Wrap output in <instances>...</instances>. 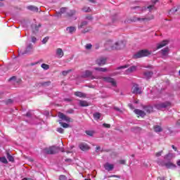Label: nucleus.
I'll use <instances>...</instances> for the list:
<instances>
[{"label":"nucleus","mask_w":180,"mask_h":180,"mask_svg":"<svg viewBox=\"0 0 180 180\" xmlns=\"http://www.w3.org/2000/svg\"><path fill=\"white\" fill-rule=\"evenodd\" d=\"M67 177H65V175H60V177H59V179L60 180H65L66 179Z\"/></svg>","instance_id":"nucleus-53"},{"label":"nucleus","mask_w":180,"mask_h":180,"mask_svg":"<svg viewBox=\"0 0 180 180\" xmlns=\"http://www.w3.org/2000/svg\"><path fill=\"white\" fill-rule=\"evenodd\" d=\"M74 15H75V10H70L66 13L65 16L66 18H71Z\"/></svg>","instance_id":"nucleus-24"},{"label":"nucleus","mask_w":180,"mask_h":180,"mask_svg":"<svg viewBox=\"0 0 180 180\" xmlns=\"http://www.w3.org/2000/svg\"><path fill=\"white\" fill-rule=\"evenodd\" d=\"M94 70L96 71H100V72H106L108 71L106 68H95Z\"/></svg>","instance_id":"nucleus-31"},{"label":"nucleus","mask_w":180,"mask_h":180,"mask_svg":"<svg viewBox=\"0 0 180 180\" xmlns=\"http://www.w3.org/2000/svg\"><path fill=\"white\" fill-rule=\"evenodd\" d=\"M79 105V106H82V108L89 106V103L86 102V101H80Z\"/></svg>","instance_id":"nucleus-26"},{"label":"nucleus","mask_w":180,"mask_h":180,"mask_svg":"<svg viewBox=\"0 0 180 180\" xmlns=\"http://www.w3.org/2000/svg\"><path fill=\"white\" fill-rule=\"evenodd\" d=\"M151 1L153 2V4H157V2H158V0H151Z\"/></svg>","instance_id":"nucleus-61"},{"label":"nucleus","mask_w":180,"mask_h":180,"mask_svg":"<svg viewBox=\"0 0 180 180\" xmlns=\"http://www.w3.org/2000/svg\"><path fill=\"white\" fill-rule=\"evenodd\" d=\"M79 148H80L82 151H88V150H89V146L86 143H80L79 145Z\"/></svg>","instance_id":"nucleus-16"},{"label":"nucleus","mask_w":180,"mask_h":180,"mask_svg":"<svg viewBox=\"0 0 180 180\" xmlns=\"http://www.w3.org/2000/svg\"><path fill=\"white\" fill-rule=\"evenodd\" d=\"M143 109L145 110V112H146V113L148 114L153 113V112H154V108H153L151 105H144Z\"/></svg>","instance_id":"nucleus-13"},{"label":"nucleus","mask_w":180,"mask_h":180,"mask_svg":"<svg viewBox=\"0 0 180 180\" xmlns=\"http://www.w3.org/2000/svg\"><path fill=\"white\" fill-rule=\"evenodd\" d=\"M60 126H62V127H63L64 129H68V127H70V124L65 123V122H59Z\"/></svg>","instance_id":"nucleus-38"},{"label":"nucleus","mask_w":180,"mask_h":180,"mask_svg":"<svg viewBox=\"0 0 180 180\" xmlns=\"http://www.w3.org/2000/svg\"><path fill=\"white\" fill-rule=\"evenodd\" d=\"M114 109H115V110H117V112H120V113L123 112V111L122 110H120V108H119L117 107H115Z\"/></svg>","instance_id":"nucleus-52"},{"label":"nucleus","mask_w":180,"mask_h":180,"mask_svg":"<svg viewBox=\"0 0 180 180\" xmlns=\"http://www.w3.org/2000/svg\"><path fill=\"white\" fill-rule=\"evenodd\" d=\"M153 75L154 72H153L152 71H146L143 72V75L145 78H146L147 79H150V78H151V77H153Z\"/></svg>","instance_id":"nucleus-18"},{"label":"nucleus","mask_w":180,"mask_h":180,"mask_svg":"<svg viewBox=\"0 0 180 180\" xmlns=\"http://www.w3.org/2000/svg\"><path fill=\"white\" fill-rule=\"evenodd\" d=\"M44 151H45V154H57L60 151V148L56 147L55 146H50L49 148H46L44 149Z\"/></svg>","instance_id":"nucleus-3"},{"label":"nucleus","mask_w":180,"mask_h":180,"mask_svg":"<svg viewBox=\"0 0 180 180\" xmlns=\"http://www.w3.org/2000/svg\"><path fill=\"white\" fill-rule=\"evenodd\" d=\"M153 130L155 133H161L162 131V127L160 125H155L153 126Z\"/></svg>","instance_id":"nucleus-20"},{"label":"nucleus","mask_w":180,"mask_h":180,"mask_svg":"<svg viewBox=\"0 0 180 180\" xmlns=\"http://www.w3.org/2000/svg\"><path fill=\"white\" fill-rule=\"evenodd\" d=\"M49 37H46L45 38H44L42 40L43 44H46V43L49 41Z\"/></svg>","instance_id":"nucleus-44"},{"label":"nucleus","mask_w":180,"mask_h":180,"mask_svg":"<svg viewBox=\"0 0 180 180\" xmlns=\"http://www.w3.org/2000/svg\"><path fill=\"white\" fill-rule=\"evenodd\" d=\"M153 19H154V15H151L150 17H148V18H137V17H133L132 18V22H137V21H140V20H146V22H148L150 20H153Z\"/></svg>","instance_id":"nucleus-7"},{"label":"nucleus","mask_w":180,"mask_h":180,"mask_svg":"<svg viewBox=\"0 0 180 180\" xmlns=\"http://www.w3.org/2000/svg\"><path fill=\"white\" fill-rule=\"evenodd\" d=\"M85 133L87 136H89V137H93L94 134H95V131L91 130H86L85 131Z\"/></svg>","instance_id":"nucleus-32"},{"label":"nucleus","mask_w":180,"mask_h":180,"mask_svg":"<svg viewBox=\"0 0 180 180\" xmlns=\"http://www.w3.org/2000/svg\"><path fill=\"white\" fill-rule=\"evenodd\" d=\"M31 41L32 43H36V41H37V38H36L35 37L32 36L31 37Z\"/></svg>","instance_id":"nucleus-45"},{"label":"nucleus","mask_w":180,"mask_h":180,"mask_svg":"<svg viewBox=\"0 0 180 180\" xmlns=\"http://www.w3.org/2000/svg\"><path fill=\"white\" fill-rule=\"evenodd\" d=\"M153 8H154V5H150L148 6V9H149V11H152Z\"/></svg>","instance_id":"nucleus-56"},{"label":"nucleus","mask_w":180,"mask_h":180,"mask_svg":"<svg viewBox=\"0 0 180 180\" xmlns=\"http://www.w3.org/2000/svg\"><path fill=\"white\" fill-rule=\"evenodd\" d=\"M169 51V47H166V48L161 50L162 56H167Z\"/></svg>","instance_id":"nucleus-29"},{"label":"nucleus","mask_w":180,"mask_h":180,"mask_svg":"<svg viewBox=\"0 0 180 180\" xmlns=\"http://www.w3.org/2000/svg\"><path fill=\"white\" fill-rule=\"evenodd\" d=\"M174 157V154L172 153H167L165 155L164 158L165 160H171Z\"/></svg>","instance_id":"nucleus-33"},{"label":"nucleus","mask_w":180,"mask_h":180,"mask_svg":"<svg viewBox=\"0 0 180 180\" xmlns=\"http://www.w3.org/2000/svg\"><path fill=\"white\" fill-rule=\"evenodd\" d=\"M27 9L32 11V12H39V8L34 6H29L27 7Z\"/></svg>","instance_id":"nucleus-23"},{"label":"nucleus","mask_w":180,"mask_h":180,"mask_svg":"<svg viewBox=\"0 0 180 180\" xmlns=\"http://www.w3.org/2000/svg\"><path fill=\"white\" fill-rule=\"evenodd\" d=\"M51 85V82L48 81V82H42L39 83L40 86H50Z\"/></svg>","instance_id":"nucleus-27"},{"label":"nucleus","mask_w":180,"mask_h":180,"mask_svg":"<svg viewBox=\"0 0 180 180\" xmlns=\"http://www.w3.org/2000/svg\"><path fill=\"white\" fill-rule=\"evenodd\" d=\"M131 92L135 95H141V89H140V87L139 86V84H134L131 88Z\"/></svg>","instance_id":"nucleus-6"},{"label":"nucleus","mask_w":180,"mask_h":180,"mask_svg":"<svg viewBox=\"0 0 180 180\" xmlns=\"http://www.w3.org/2000/svg\"><path fill=\"white\" fill-rule=\"evenodd\" d=\"M162 154V150H161L160 152H158L155 154L156 157H161V155Z\"/></svg>","instance_id":"nucleus-51"},{"label":"nucleus","mask_w":180,"mask_h":180,"mask_svg":"<svg viewBox=\"0 0 180 180\" xmlns=\"http://www.w3.org/2000/svg\"><path fill=\"white\" fill-rule=\"evenodd\" d=\"M58 117L59 119H62V120H65V122H71V118L64 115V113L59 112L58 113Z\"/></svg>","instance_id":"nucleus-10"},{"label":"nucleus","mask_w":180,"mask_h":180,"mask_svg":"<svg viewBox=\"0 0 180 180\" xmlns=\"http://www.w3.org/2000/svg\"><path fill=\"white\" fill-rule=\"evenodd\" d=\"M88 25V22L86 21H83L81 22V24L79 25V29H82L84 26H86Z\"/></svg>","instance_id":"nucleus-36"},{"label":"nucleus","mask_w":180,"mask_h":180,"mask_svg":"<svg viewBox=\"0 0 180 180\" xmlns=\"http://www.w3.org/2000/svg\"><path fill=\"white\" fill-rule=\"evenodd\" d=\"M176 165H178V167H180V160H179L176 162Z\"/></svg>","instance_id":"nucleus-62"},{"label":"nucleus","mask_w":180,"mask_h":180,"mask_svg":"<svg viewBox=\"0 0 180 180\" xmlns=\"http://www.w3.org/2000/svg\"><path fill=\"white\" fill-rule=\"evenodd\" d=\"M6 105H11V103H13V101L12 99H8L6 101Z\"/></svg>","instance_id":"nucleus-46"},{"label":"nucleus","mask_w":180,"mask_h":180,"mask_svg":"<svg viewBox=\"0 0 180 180\" xmlns=\"http://www.w3.org/2000/svg\"><path fill=\"white\" fill-rule=\"evenodd\" d=\"M32 49H33V45H32V44H30L27 46V49L24 52L22 51L18 52V56H23L24 54H27V53H30V51H32Z\"/></svg>","instance_id":"nucleus-9"},{"label":"nucleus","mask_w":180,"mask_h":180,"mask_svg":"<svg viewBox=\"0 0 180 180\" xmlns=\"http://www.w3.org/2000/svg\"><path fill=\"white\" fill-rule=\"evenodd\" d=\"M0 162L3 164H8V160L5 157L0 158Z\"/></svg>","instance_id":"nucleus-39"},{"label":"nucleus","mask_w":180,"mask_h":180,"mask_svg":"<svg viewBox=\"0 0 180 180\" xmlns=\"http://www.w3.org/2000/svg\"><path fill=\"white\" fill-rule=\"evenodd\" d=\"M165 167H166L167 169H172V168H176V165L172 163V162H167L165 163Z\"/></svg>","instance_id":"nucleus-15"},{"label":"nucleus","mask_w":180,"mask_h":180,"mask_svg":"<svg viewBox=\"0 0 180 180\" xmlns=\"http://www.w3.org/2000/svg\"><path fill=\"white\" fill-rule=\"evenodd\" d=\"M66 30H67V32H68V33L72 34L76 32L77 28H75V27H68L66 28Z\"/></svg>","instance_id":"nucleus-25"},{"label":"nucleus","mask_w":180,"mask_h":180,"mask_svg":"<svg viewBox=\"0 0 180 180\" xmlns=\"http://www.w3.org/2000/svg\"><path fill=\"white\" fill-rule=\"evenodd\" d=\"M97 79H103L105 82H108V84H111L112 86H117V83L116 82V80H115L114 78L109 77H97Z\"/></svg>","instance_id":"nucleus-5"},{"label":"nucleus","mask_w":180,"mask_h":180,"mask_svg":"<svg viewBox=\"0 0 180 180\" xmlns=\"http://www.w3.org/2000/svg\"><path fill=\"white\" fill-rule=\"evenodd\" d=\"M176 12H178V9L172 8L169 11V13H175Z\"/></svg>","instance_id":"nucleus-48"},{"label":"nucleus","mask_w":180,"mask_h":180,"mask_svg":"<svg viewBox=\"0 0 180 180\" xmlns=\"http://www.w3.org/2000/svg\"><path fill=\"white\" fill-rule=\"evenodd\" d=\"M108 178H118V179H120V176L114 174V175L109 176Z\"/></svg>","instance_id":"nucleus-49"},{"label":"nucleus","mask_w":180,"mask_h":180,"mask_svg":"<svg viewBox=\"0 0 180 180\" xmlns=\"http://www.w3.org/2000/svg\"><path fill=\"white\" fill-rule=\"evenodd\" d=\"M85 49L86 50H91L92 49V44H87L86 46H85Z\"/></svg>","instance_id":"nucleus-43"},{"label":"nucleus","mask_w":180,"mask_h":180,"mask_svg":"<svg viewBox=\"0 0 180 180\" xmlns=\"http://www.w3.org/2000/svg\"><path fill=\"white\" fill-rule=\"evenodd\" d=\"M86 19H88V20H92V15H86Z\"/></svg>","instance_id":"nucleus-54"},{"label":"nucleus","mask_w":180,"mask_h":180,"mask_svg":"<svg viewBox=\"0 0 180 180\" xmlns=\"http://www.w3.org/2000/svg\"><path fill=\"white\" fill-rule=\"evenodd\" d=\"M134 71H137V66H131L126 71V74H131V72H134Z\"/></svg>","instance_id":"nucleus-17"},{"label":"nucleus","mask_w":180,"mask_h":180,"mask_svg":"<svg viewBox=\"0 0 180 180\" xmlns=\"http://www.w3.org/2000/svg\"><path fill=\"white\" fill-rule=\"evenodd\" d=\"M104 168L107 171H112V169H113V168H114V166H113V165H110L109 163H105L104 165Z\"/></svg>","instance_id":"nucleus-21"},{"label":"nucleus","mask_w":180,"mask_h":180,"mask_svg":"<svg viewBox=\"0 0 180 180\" xmlns=\"http://www.w3.org/2000/svg\"><path fill=\"white\" fill-rule=\"evenodd\" d=\"M94 117L96 120H99V119H101V113H99V112L94 113Z\"/></svg>","instance_id":"nucleus-34"},{"label":"nucleus","mask_w":180,"mask_h":180,"mask_svg":"<svg viewBox=\"0 0 180 180\" xmlns=\"http://www.w3.org/2000/svg\"><path fill=\"white\" fill-rule=\"evenodd\" d=\"M23 180H34V179H33L24 178Z\"/></svg>","instance_id":"nucleus-63"},{"label":"nucleus","mask_w":180,"mask_h":180,"mask_svg":"<svg viewBox=\"0 0 180 180\" xmlns=\"http://www.w3.org/2000/svg\"><path fill=\"white\" fill-rule=\"evenodd\" d=\"M83 78H91V79H98V77L92 75V72L91 70H86L83 75Z\"/></svg>","instance_id":"nucleus-8"},{"label":"nucleus","mask_w":180,"mask_h":180,"mask_svg":"<svg viewBox=\"0 0 180 180\" xmlns=\"http://www.w3.org/2000/svg\"><path fill=\"white\" fill-rule=\"evenodd\" d=\"M67 12V8L63 7L60 8V12L57 13L56 16L59 18V16H61V13H65Z\"/></svg>","instance_id":"nucleus-30"},{"label":"nucleus","mask_w":180,"mask_h":180,"mask_svg":"<svg viewBox=\"0 0 180 180\" xmlns=\"http://www.w3.org/2000/svg\"><path fill=\"white\" fill-rule=\"evenodd\" d=\"M25 116H27V117H31L32 114L30 113V112H28L26 113Z\"/></svg>","instance_id":"nucleus-55"},{"label":"nucleus","mask_w":180,"mask_h":180,"mask_svg":"<svg viewBox=\"0 0 180 180\" xmlns=\"http://www.w3.org/2000/svg\"><path fill=\"white\" fill-rule=\"evenodd\" d=\"M41 68H43V70H49L50 68V65L46 64V63H42L41 65Z\"/></svg>","instance_id":"nucleus-37"},{"label":"nucleus","mask_w":180,"mask_h":180,"mask_svg":"<svg viewBox=\"0 0 180 180\" xmlns=\"http://www.w3.org/2000/svg\"><path fill=\"white\" fill-rule=\"evenodd\" d=\"M106 58H99L96 60V64L100 66L105 65V64H106Z\"/></svg>","instance_id":"nucleus-11"},{"label":"nucleus","mask_w":180,"mask_h":180,"mask_svg":"<svg viewBox=\"0 0 180 180\" xmlns=\"http://www.w3.org/2000/svg\"><path fill=\"white\" fill-rule=\"evenodd\" d=\"M99 150H101V146H97V147L96 148V153H98V151Z\"/></svg>","instance_id":"nucleus-59"},{"label":"nucleus","mask_w":180,"mask_h":180,"mask_svg":"<svg viewBox=\"0 0 180 180\" xmlns=\"http://www.w3.org/2000/svg\"><path fill=\"white\" fill-rule=\"evenodd\" d=\"M172 148H173V150H174L175 151H178V149L174 145H172Z\"/></svg>","instance_id":"nucleus-58"},{"label":"nucleus","mask_w":180,"mask_h":180,"mask_svg":"<svg viewBox=\"0 0 180 180\" xmlns=\"http://www.w3.org/2000/svg\"><path fill=\"white\" fill-rule=\"evenodd\" d=\"M75 96H78L79 98H86V94L81 92V91H75Z\"/></svg>","instance_id":"nucleus-22"},{"label":"nucleus","mask_w":180,"mask_h":180,"mask_svg":"<svg viewBox=\"0 0 180 180\" xmlns=\"http://www.w3.org/2000/svg\"><path fill=\"white\" fill-rule=\"evenodd\" d=\"M169 43V41L164 40L160 44H158L157 50H160V49H162V47H165V46H167V44H168Z\"/></svg>","instance_id":"nucleus-14"},{"label":"nucleus","mask_w":180,"mask_h":180,"mask_svg":"<svg viewBox=\"0 0 180 180\" xmlns=\"http://www.w3.org/2000/svg\"><path fill=\"white\" fill-rule=\"evenodd\" d=\"M6 155H7V158L8 160V161H10V162H15V158H13V156H12L9 152L6 153Z\"/></svg>","instance_id":"nucleus-28"},{"label":"nucleus","mask_w":180,"mask_h":180,"mask_svg":"<svg viewBox=\"0 0 180 180\" xmlns=\"http://www.w3.org/2000/svg\"><path fill=\"white\" fill-rule=\"evenodd\" d=\"M176 125H177V126H180V120H179V121H177Z\"/></svg>","instance_id":"nucleus-64"},{"label":"nucleus","mask_w":180,"mask_h":180,"mask_svg":"<svg viewBox=\"0 0 180 180\" xmlns=\"http://www.w3.org/2000/svg\"><path fill=\"white\" fill-rule=\"evenodd\" d=\"M129 65H124L117 68L116 70H123L124 68H129Z\"/></svg>","instance_id":"nucleus-40"},{"label":"nucleus","mask_w":180,"mask_h":180,"mask_svg":"<svg viewBox=\"0 0 180 180\" xmlns=\"http://www.w3.org/2000/svg\"><path fill=\"white\" fill-rule=\"evenodd\" d=\"M71 71H72L71 70H65V71L62 72V74H63V75L65 76V75L70 74V72H71Z\"/></svg>","instance_id":"nucleus-41"},{"label":"nucleus","mask_w":180,"mask_h":180,"mask_svg":"<svg viewBox=\"0 0 180 180\" xmlns=\"http://www.w3.org/2000/svg\"><path fill=\"white\" fill-rule=\"evenodd\" d=\"M172 103L170 101H165L155 105L156 109H158L159 110H161V109H167V108H172Z\"/></svg>","instance_id":"nucleus-4"},{"label":"nucleus","mask_w":180,"mask_h":180,"mask_svg":"<svg viewBox=\"0 0 180 180\" xmlns=\"http://www.w3.org/2000/svg\"><path fill=\"white\" fill-rule=\"evenodd\" d=\"M56 131L58 133H60V134H63L64 133V129L61 127L57 128Z\"/></svg>","instance_id":"nucleus-42"},{"label":"nucleus","mask_w":180,"mask_h":180,"mask_svg":"<svg viewBox=\"0 0 180 180\" xmlns=\"http://www.w3.org/2000/svg\"><path fill=\"white\" fill-rule=\"evenodd\" d=\"M151 55V52L148 50H141L133 56V58L137 60V58H142V57H148Z\"/></svg>","instance_id":"nucleus-2"},{"label":"nucleus","mask_w":180,"mask_h":180,"mask_svg":"<svg viewBox=\"0 0 180 180\" xmlns=\"http://www.w3.org/2000/svg\"><path fill=\"white\" fill-rule=\"evenodd\" d=\"M56 56H58L59 58H61L64 56V51H63V49L61 48H58L56 49Z\"/></svg>","instance_id":"nucleus-19"},{"label":"nucleus","mask_w":180,"mask_h":180,"mask_svg":"<svg viewBox=\"0 0 180 180\" xmlns=\"http://www.w3.org/2000/svg\"><path fill=\"white\" fill-rule=\"evenodd\" d=\"M134 112L137 115L138 117H144L146 116V112L141 110L135 109Z\"/></svg>","instance_id":"nucleus-12"},{"label":"nucleus","mask_w":180,"mask_h":180,"mask_svg":"<svg viewBox=\"0 0 180 180\" xmlns=\"http://www.w3.org/2000/svg\"><path fill=\"white\" fill-rule=\"evenodd\" d=\"M119 163L121 164L122 165H124L126 164V160H121L119 161Z\"/></svg>","instance_id":"nucleus-50"},{"label":"nucleus","mask_w":180,"mask_h":180,"mask_svg":"<svg viewBox=\"0 0 180 180\" xmlns=\"http://www.w3.org/2000/svg\"><path fill=\"white\" fill-rule=\"evenodd\" d=\"M103 127H105L106 129H110V124L104 123L103 124Z\"/></svg>","instance_id":"nucleus-47"},{"label":"nucleus","mask_w":180,"mask_h":180,"mask_svg":"<svg viewBox=\"0 0 180 180\" xmlns=\"http://www.w3.org/2000/svg\"><path fill=\"white\" fill-rule=\"evenodd\" d=\"M83 12H86V13H89V12H92V10H91V8L88 7V6H84L82 8Z\"/></svg>","instance_id":"nucleus-35"},{"label":"nucleus","mask_w":180,"mask_h":180,"mask_svg":"<svg viewBox=\"0 0 180 180\" xmlns=\"http://www.w3.org/2000/svg\"><path fill=\"white\" fill-rule=\"evenodd\" d=\"M158 180H165V177H158Z\"/></svg>","instance_id":"nucleus-60"},{"label":"nucleus","mask_w":180,"mask_h":180,"mask_svg":"<svg viewBox=\"0 0 180 180\" xmlns=\"http://www.w3.org/2000/svg\"><path fill=\"white\" fill-rule=\"evenodd\" d=\"M126 47V42L123 40L117 41L110 46L111 50H122Z\"/></svg>","instance_id":"nucleus-1"},{"label":"nucleus","mask_w":180,"mask_h":180,"mask_svg":"<svg viewBox=\"0 0 180 180\" xmlns=\"http://www.w3.org/2000/svg\"><path fill=\"white\" fill-rule=\"evenodd\" d=\"M67 113L72 114L74 113V110H69L67 111Z\"/></svg>","instance_id":"nucleus-57"}]
</instances>
